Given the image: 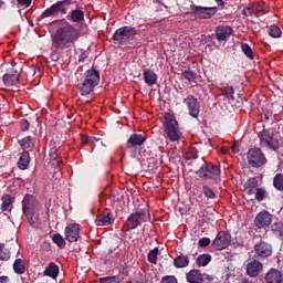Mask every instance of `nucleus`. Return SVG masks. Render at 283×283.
Here are the masks:
<instances>
[{
    "label": "nucleus",
    "instance_id": "45",
    "mask_svg": "<svg viewBox=\"0 0 283 283\" xmlns=\"http://www.w3.org/2000/svg\"><path fill=\"white\" fill-rule=\"evenodd\" d=\"M99 283H120V276H104L99 279Z\"/></svg>",
    "mask_w": 283,
    "mask_h": 283
},
{
    "label": "nucleus",
    "instance_id": "38",
    "mask_svg": "<svg viewBox=\"0 0 283 283\" xmlns=\"http://www.w3.org/2000/svg\"><path fill=\"white\" fill-rule=\"evenodd\" d=\"M268 34L272 36V39H280V36H282V30L280 27L272 24L268 30Z\"/></svg>",
    "mask_w": 283,
    "mask_h": 283
},
{
    "label": "nucleus",
    "instance_id": "12",
    "mask_svg": "<svg viewBox=\"0 0 283 283\" xmlns=\"http://www.w3.org/2000/svg\"><path fill=\"white\" fill-rule=\"evenodd\" d=\"M254 258H258V260H264L266 258H271L273 255V245L266 241H260L254 244Z\"/></svg>",
    "mask_w": 283,
    "mask_h": 283
},
{
    "label": "nucleus",
    "instance_id": "2",
    "mask_svg": "<svg viewBox=\"0 0 283 283\" xmlns=\"http://www.w3.org/2000/svg\"><path fill=\"white\" fill-rule=\"evenodd\" d=\"M98 83H101V72L92 66V69L87 70L77 78L76 86L81 96H90L97 87Z\"/></svg>",
    "mask_w": 283,
    "mask_h": 283
},
{
    "label": "nucleus",
    "instance_id": "3",
    "mask_svg": "<svg viewBox=\"0 0 283 283\" xmlns=\"http://www.w3.org/2000/svg\"><path fill=\"white\" fill-rule=\"evenodd\" d=\"M22 213L25 216L30 227H39V201L32 195H25L22 200Z\"/></svg>",
    "mask_w": 283,
    "mask_h": 283
},
{
    "label": "nucleus",
    "instance_id": "55",
    "mask_svg": "<svg viewBox=\"0 0 283 283\" xmlns=\"http://www.w3.org/2000/svg\"><path fill=\"white\" fill-rule=\"evenodd\" d=\"M41 249L42 251H52V244H50V242L48 241H44L42 244H41Z\"/></svg>",
    "mask_w": 283,
    "mask_h": 283
},
{
    "label": "nucleus",
    "instance_id": "18",
    "mask_svg": "<svg viewBox=\"0 0 283 283\" xmlns=\"http://www.w3.org/2000/svg\"><path fill=\"white\" fill-rule=\"evenodd\" d=\"M145 145V136L140 134H133L127 139L126 149L134 151V147H143Z\"/></svg>",
    "mask_w": 283,
    "mask_h": 283
},
{
    "label": "nucleus",
    "instance_id": "4",
    "mask_svg": "<svg viewBox=\"0 0 283 283\" xmlns=\"http://www.w3.org/2000/svg\"><path fill=\"white\" fill-rule=\"evenodd\" d=\"M138 32L134 27H120L113 34L114 45H129Z\"/></svg>",
    "mask_w": 283,
    "mask_h": 283
},
{
    "label": "nucleus",
    "instance_id": "21",
    "mask_svg": "<svg viewBox=\"0 0 283 283\" xmlns=\"http://www.w3.org/2000/svg\"><path fill=\"white\" fill-rule=\"evenodd\" d=\"M144 82L148 87H154L158 83V75L153 70L146 69L143 73Z\"/></svg>",
    "mask_w": 283,
    "mask_h": 283
},
{
    "label": "nucleus",
    "instance_id": "59",
    "mask_svg": "<svg viewBox=\"0 0 283 283\" xmlns=\"http://www.w3.org/2000/svg\"><path fill=\"white\" fill-rule=\"evenodd\" d=\"M231 149H232V151H233L234 154H238V151H240V148L238 147V145H233V146L231 147Z\"/></svg>",
    "mask_w": 283,
    "mask_h": 283
},
{
    "label": "nucleus",
    "instance_id": "41",
    "mask_svg": "<svg viewBox=\"0 0 283 283\" xmlns=\"http://www.w3.org/2000/svg\"><path fill=\"white\" fill-rule=\"evenodd\" d=\"M222 92L228 101H235V96H233V94H235V90L233 86H224Z\"/></svg>",
    "mask_w": 283,
    "mask_h": 283
},
{
    "label": "nucleus",
    "instance_id": "58",
    "mask_svg": "<svg viewBox=\"0 0 283 283\" xmlns=\"http://www.w3.org/2000/svg\"><path fill=\"white\" fill-rule=\"evenodd\" d=\"M85 59H87V55L81 54L78 61H80L81 63H85Z\"/></svg>",
    "mask_w": 283,
    "mask_h": 283
},
{
    "label": "nucleus",
    "instance_id": "56",
    "mask_svg": "<svg viewBox=\"0 0 283 283\" xmlns=\"http://www.w3.org/2000/svg\"><path fill=\"white\" fill-rule=\"evenodd\" d=\"M243 14H244V17H253V14H255V13H253V7L245 8L243 10Z\"/></svg>",
    "mask_w": 283,
    "mask_h": 283
},
{
    "label": "nucleus",
    "instance_id": "8",
    "mask_svg": "<svg viewBox=\"0 0 283 283\" xmlns=\"http://www.w3.org/2000/svg\"><path fill=\"white\" fill-rule=\"evenodd\" d=\"M201 163L200 168L196 171L200 178L216 180L220 177V167L205 160H201Z\"/></svg>",
    "mask_w": 283,
    "mask_h": 283
},
{
    "label": "nucleus",
    "instance_id": "6",
    "mask_svg": "<svg viewBox=\"0 0 283 283\" xmlns=\"http://www.w3.org/2000/svg\"><path fill=\"white\" fill-rule=\"evenodd\" d=\"M260 146L265 149H272L275 151L280 149V140L275 136L273 128H266L259 133Z\"/></svg>",
    "mask_w": 283,
    "mask_h": 283
},
{
    "label": "nucleus",
    "instance_id": "26",
    "mask_svg": "<svg viewBox=\"0 0 283 283\" xmlns=\"http://www.w3.org/2000/svg\"><path fill=\"white\" fill-rule=\"evenodd\" d=\"M19 76H20L19 72L13 71L11 73H6L2 76V80H3L4 85L12 86V85H17L19 83Z\"/></svg>",
    "mask_w": 283,
    "mask_h": 283
},
{
    "label": "nucleus",
    "instance_id": "10",
    "mask_svg": "<svg viewBox=\"0 0 283 283\" xmlns=\"http://www.w3.org/2000/svg\"><path fill=\"white\" fill-rule=\"evenodd\" d=\"M147 212L144 209L137 210L133 212L126 220L123 229L124 231H132L134 229H138L143 222H146L145 218Z\"/></svg>",
    "mask_w": 283,
    "mask_h": 283
},
{
    "label": "nucleus",
    "instance_id": "15",
    "mask_svg": "<svg viewBox=\"0 0 283 283\" xmlns=\"http://www.w3.org/2000/svg\"><path fill=\"white\" fill-rule=\"evenodd\" d=\"M233 34V28L229 25L221 24L216 28L214 33L211 34V39H217V41H229V38Z\"/></svg>",
    "mask_w": 283,
    "mask_h": 283
},
{
    "label": "nucleus",
    "instance_id": "54",
    "mask_svg": "<svg viewBox=\"0 0 283 283\" xmlns=\"http://www.w3.org/2000/svg\"><path fill=\"white\" fill-rule=\"evenodd\" d=\"M202 275H203V283H213V281L216 280L213 275H209L207 273H203Z\"/></svg>",
    "mask_w": 283,
    "mask_h": 283
},
{
    "label": "nucleus",
    "instance_id": "9",
    "mask_svg": "<svg viewBox=\"0 0 283 283\" xmlns=\"http://www.w3.org/2000/svg\"><path fill=\"white\" fill-rule=\"evenodd\" d=\"M247 160L248 165L254 168L263 167V165H266V156L262 151V149L254 147L248 150L247 153Z\"/></svg>",
    "mask_w": 283,
    "mask_h": 283
},
{
    "label": "nucleus",
    "instance_id": "47",
    "mask_svg": "<svg viewBox=\"0 0 283 283\" xmlns=\"http://www.w3.org/2000/svg\"><path fill=\"white\" fill-rule=\"evenodd\" d=\"M209 244H211V239H209L207 237H203V238L199 239V241H198V245L201 249H205L206 247H209Z\"/></svg>",
    "mask_w": 283,
    "mask_h": 283
},
{
    "label": "nucleus",
    "instance_id": "23",
    "mask_svg": "<svg viewBox=\"0 0 283 283\" xmlns=\"http://www.w3.org/2000/svg\"><path fill=\"white\" fill-rule=\"evenodd\" d=\"M203 277L205 275H202L200 273V270H190L187 274H186V280L188 283H203Z\"/></svg>",
    "mask_w": 283,
    "mask_h": 283
},
{
    "label": "nucleus",
    "instance_id": "49",
    "mask_svg": "<svg viewBox=\"0 0 283 283\" xmlns=\"http://www.w3.org/2000/svg\"><path fill=\"white\" fill-rule=\"evenodd\" d=\"M161 283H178V279L174 275H167L161 279Z\"/></svg>",
    "mask_w": 283,
    "mask_h": 283
},
{
    "label": "nucleus",
    "instance_id": "61",
    "mask_svg": "<svg viewBox=\"0 0 283 283\" xmlns=\"http://www.w3.org/2000/svg\"><path fill=\"white\" fill-rule=\"evenodd\" d=\"M233 258H234L233 254H230V255L226 256V259H227V260H230V261L233 260Z\"/></svg>",
    "mask_w": 283,
    "mask_h": 283
},
{
    "label": "nucleus",
    "instance_id": "63",
    "mask_svg": "<svg viewBox=\"0 0 283 283\" xmlns=\"http://www.w3.org/2000/svg\"><path fill=\"white\" fill-rule=\"evenodd\" d=\"M57 167H63V160H57Z\"/></svg>",
    "mask_w": 283,
    "mask_h": 283
},
{
    "label": "nucleus",
    "instance_id": "20",
    "mask_svg": "<svg viewBox=\"0 0 283 283\" xmlns=\"http://www.w3.org/2000/svg\"><path fill=\"white\" fill-rule=\"evenodd\" d=\"M113 222L114 219H112V212L107 210L98 214L95 219L97 227H107V224H112Z\"/></svg>",
    "mask_w": 283,
    "mask_h": 283
},
{
    "label": "nucleus",
    "instance_id": "39",
    "mask_svg": "<svg viewBox=\"0 0 283 283\" xmlns=\"http://www.w3.org/2000/svg\"><path fill=\"white\" fill-rule=\"evenodd\" d=\"M209 262H211V254H200L196 261L197 266H207Z\"/></svg>",
    "mask_w": 283,
    "mask_h": 283
},
{
    "label": "nucleus",
    "instance_id": "43",
    "mask_svg": "<svg viewBox=\"0 0 283 283\" xmlns=\"http://www.w3.org/2000/svg\"><path fill=\"white\" fill-rule=\"evenodd\" d=\"M181 76L186 78V81H189L190 83H193V81L198 78V74H196V72L193 71H184L181 73Z\"/></svg>",
    "mask_w": 283,
    "mask_h": 283
},
{
    "label": "nucleus",
    "instance_id": "16",
    "mask_svg": "<svg viewBox=\"0 0 283 283\" xmlns=\"http://www.w3.org/2000/svg\"><path fill=\"white\" fill-rule=\"evenodd\" d=\"M185 105H187L189 114L192 116V118H198L200 114V102H198V98L193 95H188L184 99Z\"/></svg>",
    "mask_w": 283,
    "mask_h": 283
},
{
    "label": "nucleus",
    "instance_id": "52",
    "mask_svg": "<svg viewBox=\"0 0 283 283\" xmlns=\"http://www.w3.org/2000/svg\"><path fill=\"white\" fill-rule=\"evenodd\" d=\"M20 8H30L32 0H17Z\"/></svg>",
    "mask_w": 283,
    "mask_h": 283
},
{
    "label": "nucleus",
    "instance_id": "7",
    "mask_svg": "<svg viewBox=\"0 0 283 283\" xmlns=\"http://www.w3.org/2000/svg\"><path fill=\"white\" fill-rule=\"evenodd\" d=\"M74 3L72 0H61L52 4L49 9L44 10L40 19H48V17H59V14H67L70 6Z\"/></svg>",
    "mask_w": 283,
    "mask_h": 283
},
{
    "label": "nucleus",
    "instance_id": "48",
    "mask_svg": "<svg viewBox=\"0 0 283 283\" xmlns=\"http://www.w3.org/2000/svg\"><path fill=\"white\" fill-rule=\"evenodd\" d=\"M49 156H50L51 160H57V158H59V148L52 147L50 149Z\"/></svg>",
    "mask_w": 283,
    "mask_h": 283
},
{
    "label": "nucleus",
    "instance_id": "36",
    "mask_svg": "<svg viewBox=\"0 0 283 283\" xmlns=\"http://www.w3.org/2000/svg\"><path fill=\"white\" fill-rule=\"evenodd\" d=\"M159 253H160V251L158 250V247L150 250L147 254L148 262H150V264H157Z\"/></svg>",
    "mask_w": 283,
    "mask_h": 283
},
{
    "label": "nucleus",
    "instance_id": "1",
    "mask_svg": "<svg viewBox=\"0 0 283 283\" xmlns=\"http://www.w3.org/2000/svg\"><path fill=\"white\" fill-rule=\"evenodd\" d=\"M78 39H81V32H78L70 22H65L51 35L52 49L55 50V52L73 50V48H76Z\"/></svg>",
    "mask_w": 283,
    "mask_h": 283
},
{
    "label": "nucleus",
    "instance_id": "62",
    "mask_svg": "<svg viewBox=\"0 0 283 283\" xmlns=\"http://www.w3.org/2000/svg\"><path fill=\"white\" fill-rule=\"evenodd\" d=\"M241 283H253V282H251V281L248 280V279H243Z\"/></svg>",
    "mask_w": 283,
    "mask_h": 283
},
{
    "label": "nucleus",
    "instance_id": "53",
    "mask_svg": "<svg viewBox=\"0 0 283 283\" xmlns=\"http://www.w3.org/2000/svg\"><path fill=\"white\" fill-rule=\"evenodd\" d=\"M262 118H263V120H265V123H269V120H271V118H273V113L270 111H265V112H263Z\"/></svg>",
    "mask_w": 283,
    "mask_h": 283
},
{
    "label": "nucleus",
    "instance_id": "27",
    "mask_svg": "<svg viewBox=\"0 0 283 283\" xmlns=\"http://www.w3.org/2000/svg\"><path fill=\"white\" fill-rule=\"evenodd\" d=\"M66 19L72 23H81V21L85 20V12H83V10L75 9L69 13Z\"/></svg>",
    "mask_w": 283,
    "mask_h": 283
},
{
    "label": "nucleus",
    "instance_id": "60",
    "mask_svg": "<svg viewBox=\"0 0 283 283\" xmlns=\"http://www.w3.org/2000/svg\"><path fill=\"white\" fill-rule=\"evenodd\" d=\"M216 2L218 3V6H224V1L222 0H216Z\"/></svg>",
    "mask_w": 283,
    "mask_h": 283
},
{
    "label": "nucleus",
    "instance_id": "22",
    "mask_svg": "<svg viewBox=\"0 0 283 283\" xmlns=\"http://www.w3.org/2000/svg\"><path fill=\"white\" fill-rule=\"evenodd\" d=\"M259 185H260V184L258 182V178H255V177L249 178V179L245 181L244 186H243L245 193H247L248 196H253V193H255V191H256Z\"/></svg>",
    "mask_w": 283,
    "mask_h": 283
},
{
    "label": "nucleus",
    "instance_id": "64",
    "mask_svg": "<svg viewBox=\"0 0 283 283\" xmlns=\"http://www.w3.org/2000/svg\"><path fill=\"white\" fill-rule=\"evenodd\" d=\"M127 283H144L143 281H128Z\"/></svg>",
    "mask_w": 283,
    "mask_h": 283
},
{
    "label": "nucleus",
    "instance_id": "46",
    "mask_svg": "<svg viewBox=\"0 0 283 283\" xmlns=\"http://www.w3.org/2000/svg\"><path fill=\"white\" fill-rule=\"evenodd\" d=\"M254 193L255 200H258V202H262V200H264V196H266V190L264 188H256Z\"/></svg>",
    "mask_w": 283,
    "mask_h": 283
},
{
    "label": "nucleus",
    "instance_id": "17",
    "mask_svg": "<svg viewBox=\"0 0 283 283\" xmlns=\"http://www.w3.org/2000/svg\"><path fill=\"white\" fill-rule=\"evenodd\" d=\"M271 222H273V216L266 210L259 212L254 219V224L258 229H264L269 227Z\"/></svg>",
    "mask_w": 283,
    "mask_h": 283
},
{
    "label": "nucleus",
    "instance_id": "40",
    "mask_svg": "<svg viewBox=\"0 0 283 283\" xmlns=\"http://www.w3.org/2000/svg\"><path fill=\"white\" fill-rule=\"evenodd\" d=\"M241 50L248 59H251V61H253L254 55H253V49H251V45H249L248 43L241 42Z\"/></svg>",
    "mask_w": 283,
    "mask_h": 283
},
{
    "label": "nucleus",
    "instance_id": "51",
    "mask_svg": "<svg viewBox=\"0 0 283 283\" xmlns=\"http://www.w3.org/2000/svg\"><path fill=\"white\" fill-rule=\"evenodd\" d=\"M94 144V137L84 135L82 137V145H92Z\"/></svg>",
    "mask_w": 283,
    "mask_h": 283
},
{
    "label": "nucleus",
    "instance_id": "13",
    "mask_svg": "<svg viewBox=\"0 0 283 283\" xmlns=\"http://www.w3.org/2000/svg\"><path fill=\"white\" fill-rule=\"evenodd\" d=\"M190 10L196 19H211L212 17H216V13L218 12L213 7H200L196 4L190 6Z\"/></svg>",
    "mask_w": 283,
    "mask_h": 283
},
{
    "label": "nucleus",
    "instance_id": "29",
    "mask_svg": "<svg viewBox=\"0 0 283 283\" xmlns=\"http://www.w3.org/2000/svg\"><path fill=\"white\" fill-rule=\"evenodd\" d=\"M44 275L56 280V277H59V265H56L54 262H51L44 270Z\"/></svg>",
    "mask_w": 283,
    "mask_h": 283
},
{
    "label": "nucleus",
    "instance_id": "44",
    "mask_svg": "<svg viewBox=\"0 0 283 283\" xmlns=\"http://www.w3.org/2000/svg\"><path fill=\"white\" fill-rule=\"evenodd\" d=\"M202 193L206 198H208L209 200H213L216 199V192L213 191V189H211L209 186H203L202 187Z\"/></svg>",
    "mask_w": 283,
    "mask_h": 283
},
{
    "label": "nucleus",
    "instance_id": "14",
    "mask_svg": "<svg viewBox=\"0 0 283 283\" xmlns=\"http://www.w3.org/2000/svg\"><path fill=\"white\" fill-rule=\"evenodd\" d=\"M64 234L67 242H78V238H81V226H78V223L67 224L65 227Z\"/></svg>",
    "mask_w": 283,
    "mask_h": 283
},
{
    "label": "nucleus",
    "instance_id": "32",
    "mask_svg": "<svg viewBox=\"0 0 283 283\" xmlns=\"http://www.w3.org/2000/svg\"><path fill=\"white\" fill-rule=\"evenodd\" d=\"M271 231L273 233V235H275L276 238H279V240H282L283 242V222H275L271 226Z\"/></svg>",
    "mask_w": 283,
    "mask_h": 283
},
{
    "label": "nucleus",
    "instance_id": "25",
    "mask_svg": "<svg viewBox=\"0 0 283 283\" xmlns=\"http://www.w3.org/2000/svg\"><path fill=\"white\" fill-rule=\"evenodd\" d=\"M266 283H282V272L272 269L265 275Z\"/></svg>",
    "mask_w": 283,
    "mask_h": 283
},
{
    "label": "nucleus",
    "instance_id": "50",
    "mask_svg": "<svg viewBox=\"0 0 283 283\" xmlns=\"http://www.w3.org/2000/svg\"><path fill=\"white\" fill-rule=\"evenodd\" d=\"M21 132H28L30 129V122L28 119L20 120Z\"/></svg>",
    "mask_w": 283,
    "mask_h": 283
},
{
    "label": "nucleus",
    "instance_id": "35",
    "mask_svg": "<svg viewBox=\"0 0 283 283\" xmlns=\"http://www.w3.org/2000/svg\"><path fill=\"white\" fill-rule=\"evenodd\" d=\"M12 255L10 249L6 248V243H0V261L8 262Z\"/></svg>",
    "mask_w": 283,
    "mask_h": 283
},
{
    "label": "nucleus",
    "instance_id": "5",
    "mask_svg": "<svg viewBox=\"0 0 283 283\" xmlns=\"http://www.w3.org/2000/svg\"><path fill=\"white\" fill-rule=\"evenodd\" d=\"M164 127L167 135V138L171 140V143H177L182 136L180 129L178 128V122L176 117L171 113H167L164 116Z\"/></svg>",
    "mask_w": 283,
    "mask_h": 283
},
{
    "label": "nucleus",
    "instance_id": "37",
    "mask_svg": "<svg viewBox=\"0 0 283 283\" xmlns=\"http://www.w3.org/2000/svg\"><path fill=\"white\" fill-rule=\"evenodd\" d=\"M273 187L276 191H283V175L276 174L273 178Z\"/></svg>",
    "mask_w": 283,
    "mask_h": 283
},
{
    "label": "nucleus",
    "instance_id": "24",
    "mask_svg": "<svg viewBox=\"0 0 283 283\" xmlns=\"http://www.w3.org/2000/svg\"><path fill=\"white\" fill-rule=\"evenodd\" d=\"M189 255L180 253L174 259V266L175 269H187V266H189Z\"/></svg>",
    "mask_w": 283,
    "mask_h": 283
},
{
    "label": "nucleus",
    "instance_id": "30",
    "mask_svg": "<svg viewBox=\"0 0 283 283\" xmlns=\"http://www.w3.org/2000/svg\"><path fill=\"white\" fill-rule=\"evenodd\" d=\"M252 12L254 14H266V12H269V4H266L265 2H254L252 3Z\"/></svg>",
    "mask_w": 283,
    "mask_h": 283
},
{
    "label": "nucleus",
    "instance_id": "34",
    "mask_svg": "<svg viewBox=\"0 0 283 283\" xmlns=\"http://www.w3.org/2000/svg\"><path fill=\"white\" fill-rule=\"evenodd\" d=\"M20 145H21L22 149H24V151H28L29 154H30V151H32V149H34V142H32L31 136L24 137L20 142Z\"/></svg>",
    "mask_w": 283,
    "mask_h": 283
},
{
    "label": "nucleus",
    "instance_id": "31",
    "mask_svg": "<svg viewBox=\"0 0 283 283\" xmlns=\"http://www.w3.org/2000/svg\"><path fill=\"white\" fill-rule=\"evenodd\" d=\"M28 165H30V153L23 151L18 160V168L19 169H28Z\"/></svg>",
    "mask_w": 283,
    "mask_h": 283
},
{
    "label": "nucleus",
    "instance_id": "28",
    "mask_svg": "<svg viewBox=\"0 0 283 283\" xmlns=\"http://www.w3.org/2000/svg\"><path fill=\"white\" fill-rule=\"evenodd\" d=\"M2 205H1V211H12V203L14 202V199H12V196L10 195H3L1 197Z\"/></svg>",
    "mask_w": 283,
    "mask_h": 283
},
{
    "label": "nucleus",
    "instance_id": "42",
    "mask_svg": "<svg viewBox=\"0 0 283 283\" xmlns=\"http://www.w3.org/2000/svg\"><path fill=\"white\" fill-rule=\"evenodd\" d=\"M52 240L59 249H65V239L60 233L53 234Z\"/></svg>",
    "mask_w": 283,
    "mask_h": 283
},
{
    "label": "nucleus",
    "instance_id": "19",
    "mask_svg": "<svg viewBox=\"0 0 283 283\" xmlns=\"http://www.w3.org/2000/svg\"><path fill=\"white\" fill-rule=\"evenodd\" d=\"M262 271V264L258 260H253L247 265V273L250 277H258Z\"/></svg>",
    "mask_w": 283,
    "mask_h": 283
},
{
    "label": "nucleus",
    "instance_id": "57",
    "mask_svg": "<svg viewBox=\"0 0 283 283\" xmlns=\"http://www.w3.org/2000/svg\"><path fill=\"white\" fill-rule=\"evenodd\" d=\"M9 280L10 279L8 276H0V283H8Z\"/></svg>",
    "mask_w": 283,
    "mask_h": 283
},
{
    "label": "nucleus",
    "instance_id": "33",
    "mask_svg": "<svg viewBox=\"0 0 283 283\" xmlns=\"http://www.w3.org/2000/svg\"><path fill=\"white\" fill-rule=\"evenodd\" d=\"M13 271L17 275H23V273H25V261L22 259H15L13 262Z\"/></svg>",
    "mask_w": 283,
    "mask_h": 283
},
{
    "label": "nucleus",
    "instance_id": "11",
    "mask_svg": "<svg viewBox=\"0 0 283 283\" xmlns=\"http://www.w3.org/2000/svg\"><path fill=\"white\" fill-rule=\"evenodd\" d=\"M231 244V233L227 231H219L212 241V249L216 251H224Z\"/></svg>",
    "mask_w": 283,
    "mask_h": 283
}]
</instances>
